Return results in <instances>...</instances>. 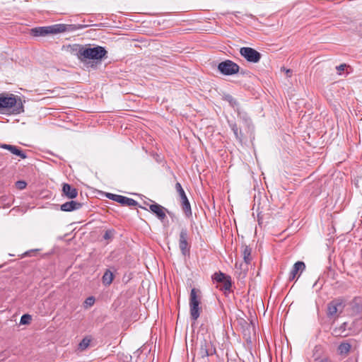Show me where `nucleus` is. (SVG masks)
I'll return each instance as SVG.
<instances>
[{
    "label": "nucleus",
    "instance_id": "nucleus-1",
    "mask_svg": "<svg viewBox=\"0 0 362 362\" xmlns=\"http://www.w3.org/2000/svg\"><path fill=\"white\" fill-rule=\"evenodd\" d=\"M71 52L83 62L89 59L100 61L107 53L105 47L101 46L88 47L81 45H74Z\"/></svg>",
    "mask_w": 362,
    "mask_h": 362
},
{
    "label": "nucleus",
    "instance_id": "nucleus-2",
    "mask_svg": "<svg viewBox=\"0 0 362 362\" xmlns=\"http://www.w3.org/2000/svg\"><path fill=\"white\" fill-rule=\"evenodd\" d=\"M8 110H11V112L16 115L23 112L24 108L21 98L13 94H0V112Z\"/></svg>",
    "mask_w": 362,
    "mask_h": 362
},
{
    "label": "nucleus",
    "instance_id": "nucleus-3",
    "mask_svg": "<svg viewBox=\"0 0 362 362\" xmlns=\"http://www.w3.org/2000/svg\"><path fill=\"white\" fill-rule=\"evenodd\" d=\"M216 353L211 341L205 338L200 339L196 344V356L198 358H205Z\"/></svg>",
    "mask_w": 362,
    "mask_h": 362
},
{
    "label": "nucleus",
    "instance_id": "nucleus-4",
    "mask_svg": "<svg viewBox=\"0 0 362 362\" xmlns=\"http://www.w3.org/2000/svg\"><path fill=\"white\" fill-rule=\"evenodd\" d=\"M200 300L197 295V290L192 288L189 296V310L191 319L195 322L200 316L201 308L199 307Z\"/></svg>",
    "mask_w": 362,
    "mask_h": 362
},
{
    "label": "nucleus",
    "instance_id": "nucleus-5",
    "mask_svg": "<svg viewBox=\"0 0 362 362\" xmlns=\"http://www.w3.org/2000/svg\"><path fill=\"white\" fill-rule=\"evenodd\" d=\"M217 69L224 76H232L238 74L240 71L239 65L230 59L220 62Z\"/></svg>",
    "mask_w": 362,
    "mask_h": 362
},
{
    "label": "nucleus",
    "instance_id": "nucleus-6",
    "mask_svg": "<svg viewBox=\"0 0 362 362\" xmlns=\"http://www.w3.org/2000/svg\"><path fill=\"white\" fill-rule=\"evenodd\" d=\"M179 248L184 257H189L191 244L189 242V233L186 228H182L179 235Z\"/></svg>",
    "mask_w": 362,
    "mask_h": 362
},
{
    "label": "nucleus",
    "instance_id": "nucleus-7",
    "mask_svg": "<svg viewBox=\"0 0 362 362\" xmlns=\"http://www.w3.org/2000/svg\"><path fill=\"white\" fill-rule=\"evenodd\" d=\"M212 280L219 284L220 289L225 292L231 291L232 281L230 276L221 272H216L212 276Z\"/></svg>",
    "mask_w": 362,
    "mask_h": 362
},
{
    "label": "nucleus",
    "instance_id": "nucleus-8",
    "mask_svg": "<svg viewBox=\"0 0 362 362\" xmlns=\"http://www.w3.org/2000/svg\"><path fill=\"white\" fill-rule=\"evenodd\" d=\"M62 26L52 25L49 26L37 27L31 30V34L35 37L46 36L49 34H58L62 30Z\"/></svg>",
    "mask_w": 362,
    "mask_h": 362
},
{
    "label": "nucleus",
    "instance_id": "nucleus-9",
    "mask_svg": "<svg viewBox=\"0 0 362 362\" xmlns=\"http://www.w3.org/2000/svg\"><path fill=\"white\" fill-rule=\"evenodd\" d=\"M175 189L178 193L180 200L182 210L184 211L186 216L189 217L192 216V209L190 203L187 197V195L180 182L175 184Z\"/></svg>",
    "mask_w": 362,
    "mask_h": 362
},
{
    "label": "nucleus",
    "instance_id": "nucleus-10",
    "mask_svg": "<svg viewBox=\"0 0 362 362\" xmlns=\"http://www.w3.org/2000/svg\"><path fill=\"white\" fill-rule=\"evenodd\" d=\"M240 55L248 62L257 63L259 62L262 54L255 49L249 47H243L240 49Z\"/></svg>",
    "mask_w": 362,
    "mask_h": 362
},
{
    "label": "nucleus",
    "instance_id": "nucleus-11",
    "mask_svg": "<svg viewBox=\"0 0 362 362\" xmlns=\"http://www.w3.org/2000/svg\"><path fill=\"white\" fill-rule=\"evenodd\" d=\"M106 197L111 200L119 203L122 206H136L139 204L138 202L134 199L129 198L122 195L107 193Z\"/></svg>",
    "mask_w": 362,
    "mask_h": 362
},
{
    "label": "nucleus",
    "instance_id": "nucleus-12",
    "mask_svg": "<svg viewBox=\"0 0 362 362\" xmlns=\"http://www.w3.org/2000/svg\"><path fill=\"white\" fill-rule=\"evenodd\" d=\"M149 209L160 221H163L166 217L165 213L170 214V211H169L167 209L157 203L150 204Z\"/></svg>",
    "mask_w": 362,
    "mask_h": 362
},
{
    "label": "nucleus",
    "instance_id": "nucleus-13",
    "mask_svg": "<svg viewBox=\"0 0 362 362\" xmlns=\"http://www.w3.org/2000/svg\"><path fill=\"white\" fill-rule=\"evenodd\" d=\"M83 204L76 201L71 200L66 202L60 206V209L63 211L71 212L80 209Z\"/></svg>",
    "mask_w": 362,
    "mask_h": 362
},
{
    "label": "nucleus",
    "instance_id": "nucleus-14",
    "mask_svg": "<svg viewBox=\"0 0 362 362\" xmlns=\"http://www.w3.org/2000/svg\"><path fill=\"white\" fill-rule=\"evenodd\" d=\"M62 192L68 199H73L78 195V190L68 183H64L62 186Z\"/></svg>",
    "mask_w": 362,
    "mask_h": 362
},
{
    "label": "nucleus",
    "instance_id": "nucleus-15",
    "mask_svg": "<svg viewBox=\"0 0 362 362\" xmlns=\"http://www.w3.org/2000/svg\"><path fill=\"white\" fill-rule=\"evenodd\" d=\"M305 269V264L303 262L298 261L296 262L290 272L289 280L293 281L296 278V274L298 272L302 273Z\"/></svg>",
    "mask_w": 362,
    "mask_h": 362
},
{
    "label": "nucleus",
    "instance_id": "nucleus-16",
    "mask_svg": "<svg viewBox=\"0 0 362 362\" xmlns=\"http://www.w3.org/2000/svg\"><path fill=\"white\" fill-rule=\"evenodd\" d=\"M342 307V303L339 300H333L330 302L327 305V315L329 316L334 315L337 313L339 308Z\"/></svg>",
    "mask_w": 362,
    "mask_h": 362
},
{
    "label": "nucleus",
    "instance_id": "nucleus-17",
    "mask_svg": "<svg viewBox=\"0 0 362 362\" xmlns=\"http://www.w3.org/2000/svg\"><path fill=\"white\" fill-rule=\"evenodd\" d=\"M57 25L62 26L60 28L62 30L59 32V33L66 32V31H74L76 30L82 29L84 28H86L87 25H82V24H78V25H66V24H57Z\"/></svg>",
    "mask_w": 362,
    "mask_h": 362
},
{
    "label": "nucleus",
    "instance_id": "nucleus-18",
    "mask_svg": "<svg viewBox=\"0 0 362 362\" xmlns=\"http://www.w3.org/2000/svg\"><path fill=\"white\" fill-rule=\"evenodd\" d=\"M238 117L244 122V124L250 127L252 124V120L247 113L243 110L240 107H237L236 110Z\"/></svg>",
    "mask_w": 362,
    "mask_h": 362
},
{
    "label": "nucleus",
    "instance_id": "nucleus-19",
    "mask_svg": "<svg viewBox=\"0 0 362 362\" xmlns=\"http://www.w3.org/2000/svg\"><path fill=\"white\" fill-rule=\"evenodd\" d=\"M351 349V344L348 341L341 342L337 348V351L341 356H347Z\"/></svg>",
    "mask_w": 362,
    "mask_h": 362
},
{
    "label": "nucleus",
    "instance_id": "nucleus-20",
    "mask_svg": "<svg viewBox=\"0 0 362 362\" xmlns=\"http://www.w3.org/2000/svg\"><path fill=\"white\" fill-rule=\"evenodd\" d=\"M114 275L109 269L106 270L103 276V283L105 286H109L112 284Z\"/></svg>",
    "mask_w": 362,
    "mask_h": 362
},
{
    "label": "nucleus",
    "instance_id": "nucleus-21",
    "mask_svg": "<svg viewBox=\"0 0 362 362\" xmlns=\"http://www.w3.org/2000/svg\"><path fill=\"white\" fill-rule=\"evenodd\" d=\"M243 256L245 265L247 266L251 261V248L250 247L247 245L244 247Z\"/></svg>",
    "mask_w": 362,
    "mask_h": 362
},
{
    "label": "nucleus",
    "instance_id": "nucleus-22",
    "mask_svg": "<svg viewBox=\"0 0 362 362\" xmlns=\"http://www.w3.org/2000/svg\"><path fill=\"white\" fill-rule=\"evenodd\" d=\"M224 99L228 102L230 105L234 108L235 111L237 110V107H240L238 102L232 95L229 94L226 95Z\"/></svg>",
    "mask_w": 362,
    "mask_h": 362
},
{
    "label": "nucleus",
    "instance_id": "nucleus-23",
    "mask_svg": "<svg viewBox=\"0 0 362 362\" xmlns=\"http://www.w3.org/2000/svg\"><path fill=\"white\" fill-rule=\"evenodd\" d=\"M0 148L6 149L9 151L11 153L15 154L19 148L16 146L6 144H0Z\"/></svg>",
    "mask_w": 362,
    "mask_h": 362
},
{
    "label": "nucleus",
    "instance_id": "nucleus-24",
    "mask_svg": "<svg viewBox=\"0 0 362 362\" xmlns=\"http://www.w3.org/2000/svg\"><path fill=\"white\" fill-rule=\"evenodd\" d=\"M115 234V230L114 229H108L105 230L104 235H103V239L111 240Z\"/></svg>",
    "mask_w": 362,
    "mask_h": 362
},
{
    "label": "nucleus",
    "instance_id": "nucleus-25",
    "mask_svg": "<svg viewBox=\"0 0 362 362\" xmlns=\"http://www.w3.org/2000/svg\"><path fill=\"white\" fill-rule=\"evenodd\" d=\"M32 320L31 315L29 314H24L21 316L20 324L21 325H28L30 323Z\"/></svg>",
    "mask_w": 362,
    "mask_h": 362
},
{
    "label": "nucleus",
    "instance_id": "nucleus-26",
    "mask_svg": "<svg viewBox=\"0 0 362 362\" xmlns=\"http://www.w3.org/2000/svg\"><path fill=\"white\" fill-rule=\"evenodd\" d=\"M90 342V339H88L87 338L83 339L82 341L78 344L79 349L85 350L89 346Z\"/></svg>",
    "mask_w": 362,
    "mask_h": 362
},
{
    "label": "nucleus",
    "instance_id": "nucleus-27",
    "mask_svg": "<svg viewBox=\"0 0 362 362\" xmlns=\"http://www.w3.org/2000/svg\"><path fill=\"white\" fill-rule=\"evenodd\" d=\"M347 322H344L339 328L335 329L334 332H339V334H343L346 329Z\"/></svg>",
    "mask_w": 362,
    "mask_h": 362
},
{
    "label": "nucleus",
    "instance_id": "nucleus-28",
    "mask_svg": "<svg viewBox=\"0 0 362 362\" xmlns=\"http://www.w3.org/2000/svg\"><path fill=\"white\" fill-rule=\"evenodd\" d=\"M27 186V183L23 181V180H18L16 182V187L18 189H23L26 187Z\"/></svg>",
    "mask_w": 362,
    "mask_h": 362
},
{
    "label": "nucleus",
    "instance_id": "nucleus-29",
    "mask_svg": "<svg viewBox=\"0 0 362 362\" xmlns=\"http://www.w3.org/2000/svg\"><path fill=\"white\" fill-rule=\"evenodd\" d=\"M235 139L240 143H243V134L241 131V129L237 130V134H234Z\"/></svg>",
    "mask_w": 362,
    "mask_h": 362
},
{
    "label": "nucleus",
    "instance_id": "nucleus-30",
    "mask_svg": "<svg viewBox=\"0 0 362 362\" xmlns=\"http://www.w3.org/2000/svg\"><path fill=\"white\" fill-rule=\"evenodd\" d=\"M14 155L19 156L22 159H25L27 158L26 153L24 151H23L21 148H18Z\"/></svg>",
    "mask_w": 362,
    "mask_h": 362
},
{
    "label": "nucleus",
    "instance_id": "nucleus-31",
    "mask_svg": "<svg viewBox=\"0 0 362 362\" xmlns=\"http://www.w3.org/2000/svg\"><path fill=\"white\" fill-rule=\"evenodd\" d=\"M229 126H230L231 130L233 131V134H237V130L239 129L237 124L235 122H229Z\"/></svg>",
    "mask_w": 362,
    "mask_h": 362
},
{
    "label": "nucleus",
    "instance_id": "nucleus-32",
    "mask_svg": "<svg viewBox=\"0 0 362 362\" xmlns=\"http://www.w3.org/2000/svg\"><path fill=\"white\" fill-rule=\"evenodd\" d=\"M95 303V298L93 296H90L87 298L85 300V303L88 306H92Z\"/></svg>",
    "mask_w": 362,
    "mask_h": 362
},
{
    "label": "nucleus",
    "instance_id": "nucleus-33",
    "mask_svg": "<svg viewBox=\"0 0 362 362\" xmlns=\"http://www.w3.org/2000/svg\"><path fill=\"white\" fill-rule=\"evenodd\" d=\"M345 67L346 64H340L339 66H337V69L339 71V74H341V71H344Z\"/></svg>",
    "mask_w": 362,
    "mask_h": 362
},
{
    "label": "nucleus",
    "instance_id": "nucleus-34",
    "mask_svg": "<svg viewBox=\"0 0 362 362\" xmlns=\"http://www.w3.org/2000/svg\"><path fill=\"white\" fill-rule=\"evenodd\" d=\"M247 269H244V271L243 272H241L240 274H239V277L240 278H245V276H246V271Z\"/></svg>",
    "mask_w": 362,
    "mask_h": 362
},
{
    "label": "nucleus",
    "instance_id": "nucleus-35",
    "mask_svg": "<svg viewBox=\"0 0 362 362\" xmlns=\"http://www.w3.org/2000/svg\"><path fill=\"white\" fill-rule=\"evenodd\" d=\"M320 362H330V361L328 358H325L321 359Z\"/></svg>",
    "mask_w": 362,
    "mask_h": 362
},
{
    "label": "nucleus",
    "instance_id": "nucleus-36",
    "mask_svg": "<svg viewBox=\"0 0 362 362\" xmlns=\"http://www.w3.org/2000/svg\"><path fill=\"white\" fill-rule=\"evenodd\" d=\"M286 73H287V74H288V76H291V74H289V73H291V70L288 69L286 71Z\"/></svg>",
    "mask_w": 362,
    "mask_h": 362
},
{
    "label": "nucleus",
    "instance_id": "nucleus-37",
    "mask_svg": "<svg viewBox=\"0 0 362 362\" xmlns=\"http://www.w3.org/2000/svg\"><path fill=\"white\" fill-rule=\"evenodd\" d=\"M286 73H287V74H288V76H291V74H289V73H291V70L288 69L286 71Z\"/></svg>",
    "mask_w": 362,
    "mask_h": 362
},
{
    "label": "nucleus",
    "instance_id": "nucleus-38",
    "mask_svg": "<svg viewBox=\"0 0 362 362\" xmlns=\"http://www.w3.org/2000/svg\"><path fill=\"white\" fill-rule=\"evenodd\" d=\"M346 362H352V361H346Z\"/></svg>",
    "mask_w": 362,
    "mask_h": 362
}]
</instances>
